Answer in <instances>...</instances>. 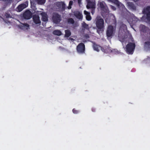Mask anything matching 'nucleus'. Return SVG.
<instances>
[{
	"label": "nucleus",
	"mask_w": 150,
	"mask_h": 150,
	"mask_svg": "<svg viewBox=\"0 0 150 150\" xmlns=\"http://www.w3.org/2000/svg\"><path fill=\"white\" fill-rule=\"evenodd\" d=\"M104 21L103 20L100 18H98L96 21V24L98 29H101L103 27Z\"/></svg>",
	"instance_id": "obj_4"
},
{
	"label": "nucleus",
	"mask_w": 150,
	"mask_h": 150,
	"mask_svg": "<svg viewBox=\"0 0 150 150\" xmlns=\"http://www.w3.org/2000/svg\"><path fill=\"white\" fill-rule=\"evenodd\" d=\"M32 16V13L29 10L26 11L23 14V17L27 19L30 18Z\"/></svg>",
	"instance_id": "obj_5"
},
{
	"label": "nucleus",
	"mask_w": 150,
	"mask_h": 150,
	"mask_svg": "<svg viewBox=\"0 0 150 150\" xmlns=\"http://www.w3.org/2000/svg\"><path fill=\"white\" fill-rule=\"evenodd\" d=\"M146 12L147 11L148 12L147 14V18L148 19L150 20V7H148L146 9Z\"/></svg>",
	"instance_id": "obj_19"
},
{
	"label": "nucleus",
	"mask_w": 150,
	"mask_h": 150,
	"mask_svg": "<svg viewBox=\"0 0 150 150\" xmlns=\"http://www.w3.org/2000/svg\"><path fill=\"white\" fill-rule=\"evenodd\" d=\"M135 1H137V0H134Z\"/></svg>",
	"instance_id": "obj_36"
},
{
	"label": "nucleus",
	"mask_w": 150,
	"mask_h": 150,
	"mask_svg": "<svg viewBox=\"0 0 150 150\" xmlns=\"http://www.w3.org/2000/svg\"><path fill=\"white\" fill-rule=\"evenodd\" d=\"M40 15L42 16V20L44 22L47 21L48 20V16L47 13L45 12H42Z\"/></svg>",
	"instance_id": "obj_11"
},
{
	"label": "nucleus",
	"mask_w": 150,
	"mask_h": 150,
	"mask_svg": "<svg viewBox=\"0 0 150 150\" xmlns=\"http://www.w3.org/2000/svg\"><path fill=\"white\" fill-rule=\"evenodd\" d=\"M87 1V4L86 5V8L88 9L92 8V9L91 12L92 14H93L94 13V11H93V8H94V2L88 1Z\"/></svg>",
	"instance_id": "obj_8"
},
{
	"label": "nucleus",
	"mask_w": 150,
	"mask_h": 150,
	"mask_svg": "<svg viewBox=\"0 0 150 150\" xmlns=\"http://www.w3.org/2000/svg\"><path fill=\"white\" fill-rule=\"evenodd\" d=\"M145 47H146L150 48V42H146L145 44Z\"/></svg>",
	"instance_id": "obj_24"
},
{
	"label": "nucleus",
	"mask_w": 150,
	"mask_h": 150,
	"mask_svg": "<svg viewBox=\"0 0 150 150\" xmlns=\"http://www.w3.org/2000/svg\"><path fill=\"white\" fill-rule=\"evenodd\" d=\"M67 8L68 9H70L71 8V5H69V6L67 7Z\"/></svg>",
	"instance_id": "obj_30"
},
{
	"label": "nucleus",
	"mask_w": 150,
	"mask_h": 150,
	"mask_svg": "<svg viewBox=\"0 0 150 150\" xmlns=\"http://www.w3.org/2000/svg\"><path fill=\"white\" fill-rule=\"evenodd\" d=\"M74 15L78 19H82L83 18V15L79 11H76L74 12Z\"/></svg>",
	"instance_id": "obj_13"
},
{
	"label": "nucleus",
	"mask_w": 150,
	"mask_h": 150,
	"mask_svg": "<svg viewBox=\"0 0 150 150\" xmlns=\"http://www.w3.org/2000/svg\"><path fill=\"white\" fill-rule=\"evenodd\" d=\"M73 113L75 114H76L79 112V111L76 110L75 109H73L72 110Z\"/></svg>",
	"instance_id": "obj_26"
},
{
	"label": "nucleus",
	"mask_w": 150,
	"mask_h": 150,
	"mask_svg": "<svg viewBox=\"0 0 150 150\" xmlns=\"http://www.w3.org/2000/svg\"><path fill=\"white\" fill-rule=\"evenodd\" d=\"M11 13L10 11H7L4 14V17L7 18H11Z\"/></svg>",
	"instance_id": "obj_15"
},
{
	"label": "nucleus",
	"mask_w": 150,
	"mask_h": 150,
	"mask_svg": "<svg viewBox=\"0 0 150 150\" xmlns=\"http://www.w3.org/2000/svg\"><path fill=\"white\" fill-rule=\"evenodd\" d=\"M33 20L35 24H40L41 21L39 16L37 15H34L33 17Z\"/></svg>",
	"instance_id": "obj_9"
},
{
	"label": "nucleus",
	"mask_w": 150,
	"mask_h": 150,
	"mask_svg": "<svg viewBox=\"0 0 150 150\" xmlns=\"http://www.w3.org/2000/svg\"><path fill=\"white\" fill-rule=\"evenodd\" d=\"M52 18L53 22L56 24L59 23L61 21V16L57 13L53 14Z\"/></svg>",
	"instance_id": "obj_3"
},
{
	"label": "nucleus",
	"mask_w": 150,
	"mask_h": 150,
	"mask_svg": "<svg viewBox=\"0 0 150 150\" xmlns=\"http://www.w3.org/2000/svg\"><path fill=\"white\" fill-rule=\"evenodd\" d=\"M76 50L79 53H84L85 51V45L84 43L82 42L79 43L76 47Z\"/></svg>",
	"instance_id": "obj_2"
},
{
	"label": "nucleus",
	"mask_w": 150,
	"mask_h": 150,
	"mask_svg": "<svg viewBox=\"0 0 150 150\" xmlns=\"http://www.w3.org/2000/svg\"><path fill=\"white\" fill-rule=\"evenodd\" d=\"M92 46L93 47V48H94V44Z\"/></svg>",
	"instance_id": "obj_35"
},
{
	"label": "nucleus",
	"mask_w": 150,
	"mask_h": 150,
	"mask_svg": "<svg viewBox=\"0 0 150 150\" xmlns=\"http://www.w3.org/2000/svg\"><path fill=\"white\" fill-rule=\"evenodd\" d=\"M98 5L103 9L104 8L106 9L107 7H106V5L104 2H100L98 4Z\"/></svg>",
	"instance_id": "obj_16"
},
{
	"label": "nucleus",
	"mask_w": 150,
	"mask_h": 150,
	"mask_svg": "<svg viewBox=\"0 0 150 150\" xmlns=\"http://www.w3.org/2000/svg\"><path fill=\"white\" fill-rule=\"evenodd\" d=\"M73 1H70L69 2V5H71V6L73 4Z\"/></svg>",
	"instance_id": "obj_28"
},
{
	"label": "nucleus",
	"mask_w": 150,
	"mask_h": 150,
	"mask_svg": "<svg viewBox=\"0 0 150 150\" xmlns=\"http://www.w3.org/2000/svg\"><path fill=\"white\" fill-rule=\"evenodd\" d=\"M114 30L113 27L112 26H109L107 32V35L108 37L112 36Z\"/></svg>",
	"instance_id": "obj_6"
},
{
	"label": "nucleus",
	"mask_w": 150,
	"mask_h": 150,
	"mask_svg": "<svg viewBox=\"0 0 150 150\" xmlns=\"http://www.w3.org/2000/svg\"><path fill=\"white\" fill-rule=\"evenodd\" d=\"M111 8L112 9H113L114 10H115L116 9V8L112 6H111Z\"/></svg>",
	"instance_id": "obj_31"
},
{
	"label": "nucleus",
	"mask_w": 150,
	"mask_h": 150,
	"mask_svg": "<svg viewBox=\"0 0 150 150\" xmlns=\"http://www.w3.org/2000/svg\"><path fill=\"white\" fill-rule=\"evenodd\" d=\"M38 3L40 4H42L45 3V0H36Z\"/></svg>",
	"instance_id": "obj_23"
},
{
	"label": "nucleus",
	"mask_w": 150,
	"mask_h": 150,
	"mask_svg": "<svg viewBox=\"0 0 150 150\" xmlns=\"http://www.w3.org/2000/svg\"><path fill=\"white\" fill-rule=\"evenodd\" d=\"M81 0H78V2L79 4H80L81 3Z\"/></svg>",
	"instance_id": "obj_32"
},
{
	"label": "nucleus",
	"mask_w": 150,
	"mask_h": 150,
	"mask_svg": "<svg viewBox=\"0 0 150 150\" xmlns=\"http://www.w3.org/2000/svg\"><path fill=\"white\" fill-rule=\"evenodd\" d=\"M56 6L59 8H62V9L65 10L66 8V5L64 2L61 1L57 2L56 3Z\"/></svg>",
	"instance_id": "obj_10"
},
{
	"label": "nucleus",
	"mask_w": 150,
	"mask_h": 150,
	"mask_svg": "<svg viewBox=\"0 0 150 150\" xmlns=\"http://www.w3.org/2000/svg\"><path fill=\"white\" fill-rule=\"evenodd\" d=\"M127 6L130 8L134 9V7L133 4L130 2H128L127 4Z\"/></svg>",
	"instance_id": "obj_22"
},
{
	"label": "nucleus",
	"mask_w": 150,
	"mask_h": 150,
	"mask_svg": "<svg viewBox=\"0 0 150 150\" xmlns=\"http://www.w3.org/2000/svg\"><path fill=\"white\" fill-rule=\"evenodd\" d=\"M84 38L87 39L89 38V36L88 34H86L84 35Z\"/></svg>",
	"instance_id": "obj_27"
},
{
	"label": "nucleus",
	"mask_w": 150,
	"mask_h": 150,
	"mask_svg": "<svg viewBox=\"0 0 150 150\" xmlns=\"http://www.w3.org/2000/svg\"><path fill=\"white\" fill-rule=\"evenodd\" d=\"M65 34L64 36L66 37H69L71 34V32L69 30H65Z\"/></svg>",
	"instance_id": "obj_17"
},
{
	"label": "nucleus",
	"mask_w": 150,
	"mask_h": 150,
	"mask_svg": "<svg viewBox=\"0 0 150 150\" xmlns=\"http://www.w3.org/2000/svg\"><path fill=\"white\" fill-rule=\"evenodd\" d=\"M26 5L25 4H20L17 7L16 9L17 10V11L19 12H21L24 8H26Z\"/></svg>",
	"instance_id": "obj_12"
},
{
	"label": "nucleus",
	"mask_w": 150,
	"mask_h": 150,
	"mask_svg": "<svg viewBox=\"0 0 150 150\" xmlns=\"http://www.w3.org/2000/svg\"><path fill=\"white\" fill-rule=\"evenodd\" d=\"M112 52L115 53H117L119 52L118 51H116L115 50H114Z\"/></svg>",
	"instance_id": "obj_29"
},
{
	"label": "nucleus",
	"mask_w": 150,
	"mask_h": 150,
	"mask_svg": "<svg viewBox=\"0 0 150 150\" xmlns=\"http://www.w3.org/2000/svg\"><path fill=\"white\" fill-rule=\"evenodd\" d=\"M53 34L55 35L60 36L62 35V33L59 30H55L53 31Z\"/></svg>",
	"instance_id": "obj_18"
},
{
	"label": "nucleus",
	"mask_w": 150,
	"mask_h": 150,
	"mask_svg": "<svg viewBox=\"0 0 150 150\" xmlns=\"http://www.w3.org/2000/svg\"><path fill=\"white\" fill-rule=\"evenodd\" d=\"M104 52H109V51H107V52H105V51H104Z\"/></svg>",
	"instance_id": "obj_34"
},
{
	"label": "nucleus",
	"mask_w": 150,
	"mask_h": 150,
	"mask_svg": "<svg viewBox=\"0 0 150 150\" xmlns=\"http://www.w3.org/2000/svg\"><path fill=\"white\" fill-rule=\"evenodd\" d=\"M82 26L83 28L87 29L88 27V25L86 24L85 22H83L82 24Z\"/></svg>",
	"instance_id": "obj_25"
},
{
	"label": "nucleus",
	"mask_w": 150,
	"mask_h": 150,
	"mask_svg": "<svg viewBox=\"0 0 150 150\" xmlns=\"http://www.w3.org/2000/svg\"><path fill=\"white\" fill-rule=\"evenodd\" d=\"M84 14L86 15V19L88 21H89L91 20V17L90 15V13L89 12H88L86 10L84 11Z\"/></svg>",
	"instance_id": "obj_14"
},
{
	"label": "nucleus",
	"mask_w": 150,
	"mask_h": 150,
	"mask_svg": "<svg viewBox=\"0 0 150 150\" xmlns=\"http://www.w3.org/2000/svg\"><path fill=\"white\" fill-rule=\"evenodd\" d=\"M67 22L68 23L71 24H73L74 22V20L73 18H71L68 19Z\"/></svg>",
	"instance_id": "obj_21"
},
{
	"label": "nucleus",
	"mask_w": 150,
	"mask_h": 150,
	"mask_svg": "<svg viewBox=\"0 0 150 150\" xmlns=\"http://www.w3.org/2000/svg\"><path fill=\"white\" fill-rule=\"evenodd\" d=\"M101 49V47L98 45H94V50L97 52H98Z\"/></svg>",
	"instance_id": "obj_20"
},
{
	"label": "nucleus",
	"mask_w": 150,
	"mask_h": 150,
	"mask_svg": "<svg viewBox=\"0 0 150 150\" xmlns=\"http://www.w3.org/2000/svg\"><path fill=\"white\" fill-rule=\"evenodd\" d=\"M135 45L133 43H129L126 46V51L129 54H132L135 48Z\"/></svg>",
	"instance_id": "obj_1"
},
{
	"label": "nucleus",
	"mask_w": 150,
	"mask_h": 150,
	"mask_svg": "<svg viewBox=\"0 0 150 150\" xmlns=\"http://www.w3.org/2000/svg\"><path fill=\"white\" fill-rule=\"evenodd\" d=\"M87 1L94 2V0H86Z\"/></svg>",
	"instance_id": "obj_33"
},
{
	"label": "nucleus",
	"mask_w": 150,
	"mask_h": 150,
	"mask_svg": "<svg viewBox=\"0 0 150 150\" xmlns=\"http://www.w3.org/2000/svg\"><path fill=\"white\" fill-rule=\"evenodd\" d=\"M18 27L21 29L23 30H28L29 28V25L27 23H21V24L18 25Z\"/></svg>",
	"instance_id": "obj_7"
}]
</instances>
